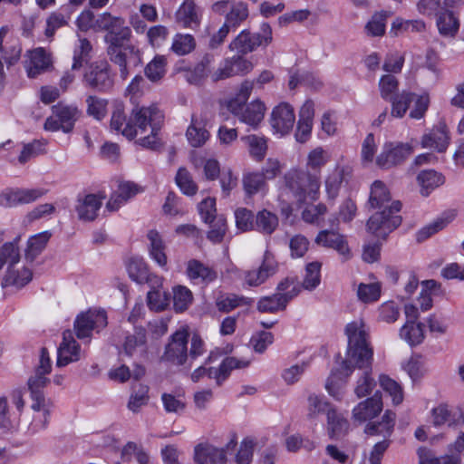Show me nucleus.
I'll return each mask as SVG.
<instances>
[{
	"mask_svg": "<svg viewBox=\"0 0 464 464\" xmlns=\"http://www.w3.org/2000/svg\"><path fill=\"white\" fill-rule=\"evenodd\" d=\"M390 201L391 195L384 183L375 180L371 188L369 205L372 208L382 210L369 218L367 229L376 237L382 239H385L401 223V218L398 215L401 209V203L397 200L389 206Z\"/></svg>",
	"mask_w": 464,
	"mask_h": 464,
	"instance_id": "f257e3e1",
	"label": "nucleus"
},
{
	"mask_svg": "<svg viewBox=\"0 0 464 464\" xmlns=\"http://www.w3.org/2000/svg\"><path fill=\"white\" fill-rule=\"evenodd\" d=\"M131 36L130 29L125 24L111 34H106L104 41L108 44L107 53L111 63L119 67L120 76L126 80L130 67L141 64V53L133 44H125Z\"/></svg>",
	"mask_w": 464,
	"mask_h": 464,
	"instance_id": "f03ea898",
	"label": "nucleus"
},
{
	"mask_svg": "<svg viewBox=\"0 0 464 464\" xmlns=\"http://www.w3.org/2000/svg\"><path fill=\"white\" fill-rule=\"evenodd\" d=\"M157 127L161 119V111L155 104L150 106H135L130 117L127 119L124 109L121 104H117L113 110L111 127L121 131L123 136L129 140L134 139L138 132L147 131V119Z\"/></svg>",
	"mask_w": 464,
	"mask_h": 464,
	"instance_id": "7ed1b4c3",
	"label": "nucleus"
},
{
	"mask_svg": "<svg viewBox=\"0 0 464 464\" xmlns=\"http://www.w3.org/2000/svg\"><path fill=\"white\" fill-rule=\"evenodd\" d=\"M20 237L13 242L5 243L0 248V271L7 264V269L1 281L2 287L14 286L21 289L33 279L32 270L20 264V252L17 246Z\"/></svg>",
	"mask_w": 464,
	"mask_h": 464,
	"instance_id": "20e7f679",
	"label": "nucleus"
},
{
	"mask_svg": "<svg viewBox=\"0 0 464 464\" xmlns=\"http://www.w3.org/2000/svg\"><path fill=\"white\" fill-rule=\"evenodd\" d=\"M344 332L348 347L346 359L342 362L343 368L348 372L350 363L372 362L373 351L369 343V327L364 321L359 318L347 324Z\"/></svg>",
	"mask_w": 464,
	"mask_h": 464,
	"instance_id": "39448f33",
	"label": "nucleus"
},
{
	"mask_svg": "<svg viewBox=\"0 0 464 464\" xmlns=\"http://www.w3.org/2000/svg\"><path fill=\"white\" fill-rule=\"evenodd\" d=\"M285 183L298 202L314 201L318 198L320 178L316 174L290 169L285 175Z\"/></svg>",
	"mask_w": 464,
	"mask_h": 464,
	"instance_id": "423d86ee",
	"label": "nucleus"
},
{
	"mask_svg": "<svg viewBox=\"0 0 464 464\" xmlns=\"http://www.w3.org/2000/svg\"><path fill=\"white\" fill-rule=\"evenodd\" d=\"M300 293V286L294 278H285L276 287V293L261 297L257 310L262 313H276L285 310L287 304Z\"/></svg>",
	"mask_w": 464,
	"mask_h": 464,
	"instance_id": "0eeeda50",
	"label": "nucleus"
},
{
	"mask_svg": "<svg viewBox=\"0 0 464 464\" xmlns=\"http://www.w3.org/2000/svg\"><path fill=\"white\" fill-rule=\"evenodd\" d=\"M272 28L267 23H263L259 33L252 34L248 30L241 31L229 44V49L244 55L252 53L257 47L268 45L272 42Z\"/></svg>",
	"mask_w": 464,
	"mask_h": 464,
	"instance_id": "6e6552de",
	"label": "nucleus"
},
{
	"mask_svg": "<svg viewBox=\"0 0 464 464\" xmlns=\"http://www.w3.org/2000/svg\"><path fill=\"white\" fill-rule=\"evenodd\" d=\"M82 112L77 106L58 103L52 107V115L45 120L44 130L48 131L63 130L71 132Z\"/></svg>",
	"mask_w": 464,
	"mask_h": 464,
	"instance_id": "1a4fd4ad",
	"label": "nucleus"
},
{
	"mask_svg": "<svg viewBox=\"0 0 464 464\" xmlns=\"http://www.w3.org/2000/svg\"><path fill=\"white\" fill-rule=\"evenodd\" d=\"M107 324V315L104 311H88L76 317L74 331L78 339H86L90 342L92 332L99 333Z\"/></svg>",
	"mask_w": 464,
	"mask_h": 464,
	"instance_id": "9d476101",
	"label": "nucleus"
},
{
	"mask_svg": "<svg viewBox=\"0 0 464 464\" xmlns=\"http://www.w3.org/2000/svg\"><path fill=\"white\" fill-rule=\"evenodd\" d=\"M188 334L185 330L174 333L165 347L161 361L174 365H183L188 359Z\"/></svg>",
	"mask_w": 464,
	"mask_h": 464,
	"instance_id": "9b49d317",
	"label": "nucleus"
},
{
	"mask_svg": "<svg viewBox=\"0 0 464 464\" xmlns=\"http://www.w3.org/2000/svg\"><path fill=\"white\" fill-rule=\"evenodd\" d=\"M227 109L240 121L256 128L264 119L266 106L259 100L254 101L248 105L239 104L237 101H229Z\"/></svg>",
	"mask_w": 464,
	"mask_h": 464,
	"instance_id": "f8f14e48",
	"label": "nucleus"
},
{
	"mask_svg": "<svg viewBox=\"0 0 464 464\" xmlns=\"http://www.w3.org/2000/svg\"><path fill=\"white\" fill-rule=\"evenodd\" d=\"M412 152L413 148L409 143L386 142L376 159V164L381 169H388L403 162Z\"/></svg>",
	"mask_w": 464,
	"mask_h": 464,
	"instance_id": "ddd939ff",
	"label": "nucleus"
},
{
	"mask_svg": "<svg viewBox=\"0 0 464 464\" xmlns=\"http://www.w3.org/2000/svg\"><path fill=\"white\" fill-rule=\"evenodd\" d=\"M82 82L86 87L100 92H107L113 86L109 66L105 63H92L84 73Z\"/></svg>",
	"mask_w": 464,
	"mask_h": 464,
	"instance_id": "4468645a",
	"label": "nucleus"
},
{
	"mask_svg": "<svg viewBox=\"0 0 464 464\" xmlns=\"http://www.w3.org/2000/svg\"><path fill=\"white\" fill-rule=\"evenodd\" d=\"M277 268L278 265L274 255L269 251H266L259 267L245 273V282L249 286H258L273 276L276 273Z\"/></svg>",
	"mask_w": 464,
	"mask_h": 464,
	"instance_id": "2eb2a0df",
	"label": "nucleus"
},
{
	"mask_svg": "<svg viewBox=\"0 0 464 464\" xmlns=\"http://www.w3.org/2000/svg\"><path fill=\"white\" fill-rule=\"evenodd\" d=\"M46 193L43 188H15L6 189L0 194V206L14 208L17 205L29 204L40 198Z\"/></svg>",
	"mask_w": 464,
	"mask_h": 464,
	"instance_id": "dca6fc26",
	"label": "nucleus"
},
{
	"mask_svg": "<svg viewBox=\"0 0 464 464\" xmlns=\"http://www.w3.org/2000/svg\"><path fill=\"white\" fill-rule=\"evenodd\" d=\"M354 368L358 369L359 379L354 388V392L358 398L369 395L376 385L375 381L372 377V362L360 363H350V370L347 372L341 365V370L343 374L349 376Z\"/></svg>",
	"mask_w": 464,
	"mask_h": 464,
	"instance_id": "f3484780",
	"label": "nucleus"
},
{
	"mask_svg": "<svg viewBox=\"0 0 464 464\" xmlns=\"http://www.w3.org/2000/svg\"><path fill=\"white\" fill-rule=\"evenodd\" d=\"M295 121L294 109L288 103H280L271 113L270 123L276 133L281 136L288 134Z\"/></svg>",
	"mask_w": 464,
	"mask_h": 464,
	"instance_id": "a211bd4d",
	"label": "nucleus"
},
{
	"mask_svg": "<svg viewBox=\"0 0 464 464\" xmlns=\"http://www.w3.org/2000/svg\"><path fill=\"white\" fill-rule=\"evenodd\" d=\"M126 269L129 277L138 284L150 283L161 285V278L150 273L147 263L141 257H130L126 263Z\"/></svg>",
	"mask_w": 464,
	"mask_h": 464,
	"instance_id": "6ab92c4d",
	"label": "nucleus"
},
{
	"mask_svg": "<svg viewBox=\"0 0 464 464\" xmlns=\"http://www.w3.org/2000/svg\"><path fill=\"white\" fill-rule=\"evenodd\" d=\"M315 243L328 248L337 251L344 259H349L352 256L348 242L345 237L334 230H322L315 237Z\"/></svg>",
	"mask_w": 464,
	"mask_h": 464,
	"instance_id": "aec40b11",
	"label": "nucleus"
},
{
	"mask_svg": "<svg viewBox=\"0 0 464 464\" xmlns=\"http://www.w3.org/2000/svg\"><path fill=\"white\" fill-rule=\"evenodd\" d=\"M9 28L7 26H2L0 28V52L2 53V59L6 63L7 67L15 65L21 58L22 46L20 40L17 37L8 38L5 44L4 40L5 39Z\"/></svg>",
	"mask_w": 464,
	"mask_h": 464,
	"instance_id": "412c9836",
	"label": "nucleus"
},
{
	"mask_svg": "<svg viewBox=\"0 0 464 464\" xmlns=\"http://www.w3.org/2000/svg\"><path fill=\"white\" fill-rule=\"evenodd\" d=\"M80 350V345L73 338L72 333L70 330L63 332V341L58 347L57 366L63 367L79 361Z\"/></svg>",
	"mask_w": 464,
	"mask_h": 464,
	"instance_id": "4be33fe9",
	"label": "nucleus"
},
{
	"mask_svg": "<svg viewBox=\"0 0 464 464\" xmlns=\"http://www.w3.org/2000/svg\"><path fill=\"white\" fill-rule=\"evenodd\" d=\"M176 22L183 28L195 29L201 22V12L194 0H185L175 13Z\"/></svg>",
	"mask_w": 464,
	"mask_h": 464,
	"instance_id": "5701e85b",
	"label": "nucleus"
},
{
	"mask_svg": "<svg viewBox=\"0 0 464 464\" xmlns=\"http://www.w3.org/2000/svg\"><path fill=\"white\" fill-rule=\"evenodd\" d=\"M103 198H105V196L99 197L95 194H88L83 198H79L75 205V211L79 219L82 221L94 220L102 205Z\"/></svg>",
	"mask_w": 464,
	"mask_h": 464,
	"instance_id": "b1692460",
	"label": "nucleus"
},
{
	"mask_svg": "<svg viewBox=\"0 0 464 464\" xmlns=\"http://www.w3.org/2000/svg\"><path fill=\"white\" fill-rule=\"evenodd\" d=\"M382 410V397L377 392L360 402L353 410V419L360 423L373 419Z\"/></svg>",
	"mask_w": 464,
	"mask_h": 464,
	"instance_id": "393cba45",
	"label": "nucleus"
},
{
	"mask_svg": "<svg viewBox=\"0 0 464 464\" xmlns=\"http://www.w3.org/2000/svg\"><path fill=\"white\" fill-rule=\"evenodd\" d=\"M194 459L198 464H226L227 456L224 449L206 443L195 447Z\"/></svg>",
	"mask_w": 464,
	"mask_h": 464,
	"instance_id": "a878e982",
	"label": "nucleus"
},
{
	"mask_svg": "<svg viewBox=\"0 0 464 464\" xmlns=\"http://www.w3.org/2000/svg\"><path fill=\"white\" fill-rule=\"evenodd\" d=\"M248 363L247 361L239 360L235 357H227L218 368H207V377L215 379L217 385L220 386L227 379L232 370L246 368Z\"/></svg>",
	"mask_w": 464,
	"mask_h": 464,
	"instance_id": "bb28decb",
	"label": "nucleus"
},
{
	"mask_svg": "<svg viewBox=\"0 0 464 464\" xmlns=\"http://www.w3.org/2000/svg\"><path fill=\"white\" fill-rule=\"evenodd\" d=\"M51 65L50 58L42 48L29 52V61L25 64V70L29 78H36L45 72Z\"/></svg>",
	"mask_w": 464,
	"mask_h": 464,
	"instance_id": "cd10ccee",
	"label": "nucleus"
},
{
	"mask_svg": "<svg viewBox=\"0 0 464 464\" xmlns=\"http://www.w3.org/2000/svg\"><path fill=\"white\" fill-rule=\"evenodd\" d=\"M350 174L348 167L339 165L328 174L324 182L328 198L334 199L338 196L343 182Z\"/></svg>",
	"mask_w": 464,
	"mask_h": 464,
	"instance_id": "c85d7f7f",
	"label": "nucleus"
},
{
	"mask_svg": "<svg viewBox=\"0 0 464 464\" xmlns=\"http://www.w3.org/2000/svg\"><path fill=\"white\" fill-rule=\"evenodd\" d=\"M186 273L190 280H199L204 284H209L218 277L215 270L196 259L188 262Z\"/></svg>",
	"mask_w": 464,
	"mask_h": 464,
	"instance_id": "c756f323",
	"label": "nucleus"
},
{
	"mask_svg": "<svg viewBox=\"0 0 464 464\" xmlns=\"http://www.w3.org/2000/svg\"><path fill=\"white\" fill-rule=\"evenodd\" d=\"M396 414L392 411H386L380 422H370L365 427V433L368 435H382L388 439L394 428Z\"/></svg>",
	"mask_w": 464,
	"mask_h": 464,
	"instance_id": "7c9ffc66",
	"label": "nucleus"
},
{
	"mask_svg": "<svg viewBox=\"0 0 464 464\" xmlns=\"http://www.w3.org/2000/svg\"><path fill=\"white\" fill-rule=\"evenodd\" d=\"M146 343V330L142 327H137L133 334H130L125 337L123 352L128 356H132L138 352L145 353Z\"/></svg>",
	"mask_w": 464,
	"mask_h": 464,
	"instance_id": "2f4dec72",
	"label": "nucleus"
},
{
	"mask_svg": "<svg viewBox=\"0 0 464 464\" xmlns=\"http://www.w3.org/2000/svg\"><path fill=\"white\" fill-rule=\"evenodd\" d=\"M449 134L444 127L433 129L421 138L422 148H433L439 152H443L449 145Z\"/></svg>",
	"mask_w": 464,
	"mask_h": 464,
	"instance_id": "473e14b6",
	"label": "nucleus"
},
{
	"mask_svg": "<svg viewBox=\"0 0 464 464\" xmlns=\"http://www.w3.org/2000/svg\"><path fill=\"white\" fill-rule=\"evenodd\" d=\"M248 16L249 9L247 4L243 1H236L232 3V6L226 14L224 24L232 30H236Z\"/></svg>",
	"mask_w": 464,
	"mask_h": 464,
	"instance_id": "72a5a7b5",
	"label": "nucleus"
},
{
	"mask_svg": "<svg viewBox=\"0 0 464 464\" xmlns=\"http://www.w3.org/2000/svg\"><path fill=\"white\" fill-rule=\"evenodd\" d=\"M149 386L140 382H135L131 386V392L127 403V408L133 413L140 411L141 408L146 406L150 401Z\"/></svg>",
	"mask_w": 464,
	"mask_h": 464,
	"instance_id": "f704fd0d",
	"label": "nucleus"
},
{
	"mask_svg": "<svg viewBox=\"0 0 464 464\" xmlns=\"http://www.w3.org/2000/svg\"><path fill=\"white\" fill-rule=\"evenodd\" d=\"M213 55L205 54L201 60L193 67L185 70L186 81L194 85L202 83L208 75V68L213 63Z\"/></svg>",
	"mask_w": 464,
	"mask_h": 464,
	"instance_id": "c9c22d12",
	"label": "nucleus"
},
{
	"mask_svg": "<svg viewBox=\"0 0 464 464\" xmlns=\"http://www.w3.org/2000/svg\"><path fill=\"white\" fill-rule=\"evenodd\" d=\"M417 181L420 186L421 195L427 197L432 190L442 185L445 179L442 174L433 169H425L418 174Z\"/></svg>",
	"mask_w": 464,
	"mask_h": 464,
	"instance_id": "e433bc0d",
	"label": "nucleus"
},
{
	"mask_svg": "<svg viewBox=\"0 0 464 464\" xmlns=\"http://www.w3.org/2000/svg\"><path fill=\"white\" fill-rule=\"evenodd\" d=\"M415 96L416 93L403 90L389 100L388 102L392 105L391 116L401 119L406 114Z\"/></svg>",
	"mask_w": 464,
	"mask_h": 464,
	"instance_id": "4c0bfd02",
	"label": "nucleus"
},
{
	"mask_svg": "<svg viewBox=\"0 0 464 464\" xmlns=\"http://www.w3.org/2000/svg\"><path fill=\"white\" fill-rule=\"evenodd\" d=\"M278 227V218L276 214L263 209L255 217L254 230L265 235L273 234Z\"/></svg>",
	"mask_w": 464,
	"mask_h": 464,
	"instance_id": "58836bf2",
	"label": "nucleus"
},
{
	"mask_svg": "<svg viewBox=\"0 0 464 464\" xmlns=\"http://www.w3.org/2000/svg\"><path fill=\"white\" fill-rule=\"evenodd\" d=\"M167 58L164 55L157 54L145 66L144 74L151 82H160L167 72Z\"/></svg>",
	"mask_w": 464,
	"mask_h": 464,
	"instance_id": "ea45409f",
	"label": "nucleus"
},
{
	"mask_svg": "<svg viewBox=\"0 0 464 464\" xmlns=\"http://www.w3.org/2000/svg\"><path fill=\"white\" fill-rule=\"evenodd\" d=\"M148 239L150 240V255L151 258L160 266L167 265V256L165 254V245L156 230L149 231Z\"/></svg>",
	"mask_w": 464,
	"mask_h": 464,
	"instance_id": "a19ab883",
	"label": "nucleus"
},
{
	"mask_svg": "<svg viewBox=\"0 0 464 464\" xmlns=\"http://www.w3.org/2000/svg\"><path fill=\"white\" fill-rule=\"evenodd\" d=\"M196 48V40L189 34H176L172 38L170 51L179 55L183 56L190 53Z\"/></svg>",
	"mask_w": 464,
	"mask_h": 464,
	"instance_id": "79ce46f5",
	"label": "nucleus"
},
{
	"mask_svg": "<svg viewBox=\"0 0 464 464\" xmlns=\"http://www.w3.org/2000/svg\"><path fill=\"white\" fill-rule=\"evenodd\" d=\"M252 299L234 294L220 295L216 300V306L219 312L229 313L237 307L250 305Z\"/></svg>",
	"mask_w": 464,
	"mask_h": 464,
	"instance_id": "37998d69",
	"label": "nucleus"
},
{
	"mask_svg": "<svg viewBox=\"0 0 464 464\" xmlns=\"http://www.w3.org/2000/svg\"><path fill=\"white\" fill-rule=\"evenodd\" d=\"M186 136L188 143L192 147L198 148L206 143L209 138V133L201 122L192 117V121L187 130Z\"/></svg>",
	"mask_w": 464,
	"mask_h": 464,
	"instance_id": "c03bdc74",
	"label": "nucleus"
},
{
	"mask_svg": "<svg viewBox=\"0 0 464 464\" xmlns=\"http://www.w3.org/2000/svg\"><path fill=\"white\" fill-rule=\"evenodd\" d=\"M242 140L248 146L250 156L257 162L262 161L267 151L266 139L253 134L245 136Z\"/></svg>",
	"mask_w": 464,
	"mask_h": 464,
	"instance_id": "a18cd8bd",
	"label": "nucleus"
},
{
	"mask_svg": "<svg viewBox=\"0 0 464 464\" xmlns=\"http://www.w3.org/2000/svg\"><path fill=\"white\" fill-rule=\"evenodd\" d=\"M437 26L441 35L453 37L458 33L459 24L452 12L445 11L439 14Z\"/></svg>",
	"mask_w": 464,
	"mask_h": 464,
	"instance_id": "49530a36",
	"label": "nucleus"
},
{
	"mask_svg": "<svg viewBox=\"0 0 464 464\" xmlns=\"http://www.w3.org/2000/svg\"><path fill=\"white\" fill-rule=\"evenodd\" d=\"M327 423L328 432L331 438H340L344 435L349 429L348 420L338 414L334 409L328 411Z\"/></svg>",
	"mask_w": 464,
	"mask_h": 464,
	"instance_id": "de8ad7c7",
	"label": "nucleus"
},
{
	"mask_svg": "<svg viewBox=\"0 0 464 464\" xmlns=\"http://www.w3.org/2000/svg\"><path fill=\"white\" fill-rule=\"evenodd\" d=\"M388 13L382 11L374 13L364 26L368 36L380 37L385 34Z\"/></svg>",
	"mask_w": 464,
	"mask_h": 464,
	"instance_id": "09e8293b",
	"label": "nucleus"
},
{
	"mask_svg": "<svg viewBox=\"0 0 464 464\" xmlns=\"http://www.w3.org/2000/svg\"><path fill=\"white\" fill-rule=\"evenodd\" d=\"M96 32H106L111 34L121 28L125 24L123 18L120 16H114L111 13L104 12L99 14L96 18Z\"/></svg>",
	"mask_w": 464,
	"mask_h": 464,
	"instance_id": "8fccbe9b",
	"label": "nucleus"
},
{
	"mask_svg": "<svg viewBox=\"0 0 464 464\" xmlns=\"http://www.w3.org/2000/svg\"><path fill=\"white\" fill-rule=\"evenodd\" d=\"M50 237L51 234L48 231L31 237L27 243L25 258L30 261H34V259L44 250Z\"/></svg>",
	"mask_w": 464,
	"mask_h": 464,
	"instance_id": "3c124183",
	"label": "nucleus"
},
{
	"mask_svg": "<svg viewBox=\"0 0 464 464\" xmlns=\"http://www.w3.org/2000/svg\"><path fill=\"white\" fill-rule=\"evenodd\" d=\"M192 292L186 286L177 285L173 288V308L176 313H183L192 304Z\"/></svg>",
	"mask_w": 464,
	"mask_h": 464,
	"instance_id": "603ef678",
	"label": "nucleus"
},
{
	"mask_svg": "<svg viewBox=\"0 0 464 464\" xmlns=\"http://www.w3.org/2000/svg\"><path fill=\"white\" fill-rule=\"evenodd\" d=\"M92 50V46L88 39H79V44L73 51L72 71L81 69L83 63L89 61Z\"/></svg>",
	"mask_w": 464,
	"mask_h": 464,
	"instance_id": "864d4df0",
	"label": "nucleus"
},
{
	"mask_svg": "<svg viewBox=\"0 0 464 464\" xmlns=\"http://www.w3.org/2000/svg\"><path fill=\"white\" fill-rule=\"evenodd\" d=\"M307 401V417L310 420L316 418L321 413H326L328 416V411L334 410L331 404L325 401L323 396L310 394Z\"/></svg>",
	"mask_w": 464,
	"mask_h": 464,
	"instance_id": "5fc2aeb1",
	"label": "nucleus"
},
{
	"mask_svg": "<svg viewBox=\"0 0 464 464\" xmlns=\"http://www.w3.org/2000/svg\"><path fill=\"white\" fill-rule=\"evenodd\" d=\"M400 335L411 345L420 344L424 339L423 324L421 323L405 324L401 328Z\"/></svg>",
	"mask_w": 464,
	"mask_h": 464,
	"instance_id": "6e6d98bb",
	"label": "nucleus"
},
{
	"mask_svg": "<svg viewBox=\"0 0 464 464\" xmlns=\"http://www.w3.org/2000/svg\"><path fill=\"white\" fill-rule=\"evenodd\" d=\"M170 295L167 292H161L155 287L147 294V304L149 308L155 312L164 311L169 304Z\"/></svg>",
	"mask_w": 464,
	"mask_h": 464,
	"instance_id": "4d7b16f0",
	"label": "nucleus"
},
{
	"mask_svg": "<svg viewBox=\"0 0 464 464\" xmlns=\"http://www.w3.org/2000/svg\"><path fill=\"white\" fill-rule=\"evenodd\" d=\"M379 90L381 97L388 102L399 93V82L397 78L392 74L382 76L379 81Z\"/></svg>",
	"mask_w": 464,
	"mask_h": 464,
	"instance_id": "13d9d810",
	"label": "nucleus"
},
{
	"mask_svg": "<svg viewBox=\"0 0 464 464\" xmlns=\"http://www.w3.org/2000/svg\"><path fill=\"white\" fill-rule=\"evenodd\" d=\"M327 212V208L324 204L319 203L317 205L307 206L302 212V218L304 222L323 226L322 221L324 216Z\"/></svg>",
	"mask_w": 464,
	"mask_h": 464,
	"instance_id": "bf43d9fd",
	"label": "nucleus"
},
{
	"mask_svg": "<svg viewBox=\"0 0 464 464\" xmlns=\"http://www.w3.org/2000/svg\"><path fill=\"white\" fill-rule=\"evenodd\" d=\"M176 184L187 196H193L198 191V187L193 181L191 175L185 168H179L176 178Z\"/></svg>",
	"mask_w": 464,
	"mask_h": 464,
	"instance_id": "052dcab7",
	"label": "nucleus"
},
{
	"mask_svg": "<svg viewBox=\"0 0 464 464\" xmlns=\"http://www.w3.org/2000/svg\"><path fill=\"white\" fill-rule=\"evenodd\" d=\"M379 382L381 387L392 397L393 404L398 405L403 401L401 387L394 380L381 375Z\"/></svg>",
	"mask_w": 464,
	"mask_h": 464,
	"instance_id": "680f3d73",
	"label": "nucleus"
},
{
	"mask_svg": "<svg viewBox=\"0 0 464 464\" xmlns=\"http://www.w3.org/2000/svg\"><path fill=\"white\" fill-rule=\"evenodd\" d=\"M357 296L363 303L375 302L381 296V285L379 283H362L358 285Z\"/></svg>",
	"mask_w": 464,
	"mask_h": 464,
	"instance_id": "e2e57ef3",
	"label": "nucleus"
},
{
	"mask_svg": "<svg viewBox=\"0 0 464 464\" xmlns=\"http://www.w3.org/2000/svg\"><path fill=\"white\" fill-rule=\"evenodd\" d=\"M321 263L312 262L306 266L303 287L307 290L314 289L321 281Z\"/></svg>",
	"mask_w": 464,
	"mask_h": 464,
	"instance_id": "0e129e2a",
	"label": "nucleus"
},
{
	"mask_svg": "<svg viewBox=\"0 0 464 464\" xmlns=\"http://www.w3.org/2000/svg\"><path fill=\"white\" fill-rule=\"evenodd\" d=\"M169 34V29L165 25H153L147 31L148 42L153 48H159L165 44Z\"/></svg>",
	"mask_w": 464,
	"mask_h": 464,
	"instance_id": "69168bd1",
	"label": "nucleus"
},
{
	"mask_svg": "<svg viewBox=\"0 0 464 464\" xmlns=\"http://www.w3.org/2000/svg\"><path fill=\"white\" fill-rule=\"evenodd\" d=\"M87 113L96 120H102L106 116L107 101L90 95L86 98Z\"/></svg>",
	"mask_w": 464,
	"mask_h": 464,
	"instance_id": "338daca9",
	"label": "nucleus"
},
{
	"mask_svg": "<svg viewBox=\"0 0 464 464\" xmlns=\"http://www.w3.org/2000/svg\"><path fill=\"white\" fill-rule=\"evenodd\" d=\"M243 186L246 193L248 196H252L266 186V181L259 172H251L244 176Z\"/></svg>",
	"mask_w": 464,
	"mask_h": 464,
	"instance_id": "774afa93",
	"label": "nucleus"
}]
</instances>
